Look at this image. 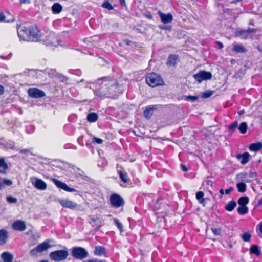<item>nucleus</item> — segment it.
I'll list each match as a JSON object with an SVG mask.
<instances>
[{
  "instance_id": "nucleus-1",
  "label": "nucleus",
  "mask_w": 262,
  "mask_h": 262,
  "mask_svg": "<svg viewBox=\"0 0 262 262\" xmlns=\"http://www.w3.org/2000/svg\"><path fill=\"white\" fill-rule=\"evenodd\" d=\"M93 85H95L94 89L91 86L90 89H93L94 95L99 98H110V93L108 92L107 84L104 81V80H101L99 83H98V79L95 83H93Z\"/></svg>"
},
{
  "instance_id": "nucleus-2",
  "label": "nucleus",
  "mask_w": 262,
  "mask_h": 262,
  "mask_svg": "<svg viewBox=\"0 0 262 262\" xmlns=\"http://www.w3.org/2000/svg\"><path fill=\"white\" fill-rule=\"evenodd\" d=\"M101 80H104V81L107 84L108 92L110 96V98H115L116 96V94L120 92L121 90L119 84L114 79L109 77H103L98 79V83H100Z\"/></svg>"
},
{
  "instance_id": "nucleus-3",
  "label": "nucleus",
  "mask_w": 262,
  "mask_h": 262,
  "mask_svg": "<svg viewBox=\"0 0 262 262\" xmlns=\"http://www.w3.org/2000/svg\"><path fill=\"white\" fill-rule=\"evenodd\" d=\"M69 255V252L66 247L64 249L56 250L50 252V258L54 261L59 262L66 260Z\"/></svg>"
},
{
  "instance_id": "nucleus-4",
  "label": "nucleus",
  "mask_w": 262,
  "mask_h": 262,
  "mask_svg": "<svg viewBox=\"0 0 262 262\" xmlns=\"http://www.w3.org/2000/svg\"><path fill=\"white\" fill-rule=\"evenodd\" d=\"M146 81L147 84L151 87L161 85L164 83L161 76L155 73L148 74L146 76Z\"/></svg>"
},
{
  "instance_id": "nucleus-5",
  "label": "nucleus",
  "mask_w": 262,
  "mask_h": 262,
  "mask_svg": "<svg viewBox=\"0 0 262 262\" xmlns=\"http://www.w3.org/2000/svg\"><path fill=\"white\" fill-rule=\"evenodd\" d=\"M71 255L75 259L81 260L86 258L89 253L84 248L75 247L72 249Z\"/></svg>"
},
{
  "instance_id": "nucleus-6",
  "label": "nucleus",
  "mask_w": 262,
  "mask_h": 262,
  "mask_svg": "<svg viewBox=\"0 0 262 262\" xmlns=\"http://www.w3.org/2000/svg\"><path fill=\"white\" fill-rule=\"evenodd\" d=\"M59 204L64 208L70 209L71 210H76L81 211L80 206L76 202L68 199H60L58 200Z\"/></svg>"
},
{
  "instance_id": "nucleus-7",
  "label": "nucleus",
  "mask_w": 262,
  "mask_h": 262,
  "mask_svg": "<svg viewBox=\"0 0 262 262\" xmlns=\"http://www.w3.org/2000/svg\"><path fill=\"white\" fill-rule=\"evenodd\" d=\"M193 77L199 83L204 80H210L212 78V75L211 72L204 70H201L193 75Z\"/></svg>"
},
{
  "instance_id": "nucleus-8",
  "label": "nucleus",
  "mask_w": 262,
  "mask_h": 262,
  "mask_svg": "<svg viewBox=\"0 0 262 262\" xmlns=\"http://www.w3.org/2000/svg\"><path fill=\"white\" fill-rule=\"evenodd\" d=\"M51 247L49 244V241H46L43 243L39 244L35 248L32 249L30 251V255L31 256H36L38 253H41L45 250H47Z\"/></svg>"
},
{
  "instance_id": "nucleus-9",
  "label": "nucleus",
  "mask_w": 262,
  "mask_h": 262,
  "mask_svg": "<svg viewBox=\"0 0 262 262\" xmlns=\"http://www.w3.org/2000/svg\"><path fill=\"white\" fill-rule=\"evenodd\" d=\"M17 34L21 40L29 41V40L33 38L29 37V28H27L24 26L20 25L17 27Z\"/></svg>"
},
{
  "instance_id": "nucleus-10",
  "label": "nucleus",
  "mask_w": 262,
  "mask_h": 262,
  "mask_svg": "<svg viewBox=\"0 0 262 262\" xmlns=\"http://www.w3.org/2000/svg\"><path fill=\"white\" fill-rule=\"evenodd\" d=\"M256 177L257 174L255 172L249 171L239 173L237 176V178L239 181L244 183H249L255 179Z\"/></svg>"
},
{
  "instance_id": "nucleus-11",
  "label": "nucleus",
  "mask_w": 262,
  "mask_h": 262,
  "mask_svg": "<svg viewBox=\"0 0 262 262\" xmlns=\"http://www.w3.org/2000/svg\"><path fill=\"white\" fill-rule=\"evenodd\" d=\"M110 201L111 205L116 208H119L124 204L123 198L117 194H112L110 196Z\"/></svg>"
},
{
  "instance_id": "nucleus-12",
  "label": "nucleus",
  "mask_w": 262,
  "mask_h": 262,
  "mask_svg": "<svg viewBox=\"0 0 262 262\" xmlns=\"http://www.w3.org/2000/svg\"><path fill=\"white\" fill-rule=\"evenodd\" d=\"M29 37L33 38V39L29 40V41H37L40 39L41 34L36 27L31 26L29 27Z\"/></svg>"
},
{
  "instance_id": "nucleus-13",
  "label": "nucleus",
  "mask_w": 262,
  "mask_h": 262,
  "mask_svg": "<svg viewBox=\"0 0 262 262\" xmlns=\"http://www.w3.org/2000/svg\"><path fill=\"white\" fill-rule=\"evenodd\" d=\"M31 182L33 186L38 190H44L47 189L46 183L41 179L33 177L31 178Z\"/></svg>"
},
{
  "instance_id": "nucleus-14",
  "label": "nucleus",
  "mask_w": 262,
  "mask_h": 262,
  "mask_svg": "<svg viewBox=\"0 0 262 262\" xmlns=\"http://www.w3.org/2000/svg\"><path fill=\"white\" fill-rule=\"evenodd\" d=\"M28 93L29 96L35 98H42L45 96L43 91L35 88H29L28 90Z\"/></svg>"
},
{
  "instance_id": "nucleus-15",
  "label": "nucleus",
  "mask_w": 262,
  "mask_h": 262,
  "mask_svg": "<svg viewBox=\"0 0 262 262\" xmlns=\"http://www.w3.org/2000/svg\"><path fill=\"white\" fill-rule=\"evenodd\" d=\"M256 32L254 29L249 28L247 30H241L237 32V34L242 38H251L253 36V33Z\"/></svg>"
},
{
  "instance_id": "nucleus-16",
  "label": "nucleus",
  "mask_w": 262,
  "mask_h": 262,
  "mask_svg": "<svg viewBox=\"0 0 262 262\" xmlns=\"http://www.w3.org/2000/svg\"><path fill=\"white\" fill-rule=\"evenodd\" d=\"M12 228L16 231H23L26 229V223L21 220L16 221L12 223Z\"/></svg>"
},
{
  "instance_id": "nucleus-17",
  "label": "nucleus",
  "mask_w": 262,
  "mask_h": 262,
  "mask_svg": "<svg viewBox=\"0 0 262 262\" xmlns=\"http://www.w3.org/2000/svg\"><path fill=\"white\" fill-rule=\"evenodd\" d=\"M250 154L247 152H244L243 154H238L236 155V159L240 161L242 164L245 165L249 162Z\"/></svg>"
},
{
  "instance_id": "nucleus-18",
  "label": "nucleus",
  "mask_w": 262,
  "mask_h": 262,
  "mask_svg": "<svg viewBox=\"0 0 262 262\" xmlns=\"http://www.w3.org/2000/svg\"><path fill=\"white\" fill-rule=\"evenodd\" d=\"M158 14L161 18V21L164 24L171 23L173 20V16L171 13L165 14L160 11H159Z\"/></svg>"
},
{
  "instance_id": "nucleus-19",
  "label": "nucleus",
  "mask_w": 262,
  "mask_h": 262,
  "mask_svg": "<svg viewBox=\"0 0 262 262\" xmlns=\"http://www.w3.org/2000/svg\"><path fill=\"white\" fill-rule=\"evenodd\" d=\"M8 232L5 229L0 230V246L4 245L8 239Z\"/></svg>"
},
{
  "instance_id": "nucleus-20",
  "label": "nucleus",
  "mask_w": 262,
  "mask_h": 262,
  "mask_svg": "<svg viewBox=\"0 0 262 262\" xmlns=\"http://www.w3.org/2000/svg\"><path fill=\"white\" fill-rule=\"evenodd\" d=\"M52 181L57 187L66 191H67L68 186L65 183L54 178L52 179Z\"/></svg>"
},
{
  "instance_id": "nucleus-21",
  "label": "nucleus",
  "mask_w": 262,
  "mask_h": 262,
  "mask_svg": "<svg viewBox=\"0 0 262 262\" xmlns=\"http://www.w3.org/2000/svg\"><path fill=\"white\" fill-rule=\"evenodd\" d=\"M94 255L101 256L106 254V249L103 246H97L95 248L94 251Z\"/></svg>"
},
{
  "instance_id": "nucleus-22",
  "label": "nucleus",
  "mask_w": 262,
  "mask_h": 262,
  "mask_svg": "<svg viewBox=\"0 0 262 262\" xmlns=\"http://www.w3.org/2000/svg\"><path fill=\"white\" fill-rule=\"evenodd\" d=\"M47 41H49L48 44L51 46L56 47L59 45L58 39L55 37L54 34H50L48 36Z\"/></svg>"
},
{
  "instance_id": "nucleus-23",
  "label": "nucleus",
  "mask_w": 262,
  "mask_h": 262,
  "mask_svg": "<svg viewBox=\"0 0 262 262\" xmlns=\"http://www.w3.org/2000/svg\"><path fill=\"white\" fill-rule=\"evenodd\" d=\"M178 59V57L176 55H170L169 56L167 61L168 66H174Z\"/></svg>"
},
{
  "instance_id": "nucleus-24",
  "label": "nucleus",
  "mask_w": 262,
  "mask_h": 262,
  "mask_svg": "<svg viewBox=\"0 0 262 262\" xmlns=\"http://www.w3.org/2000/svg\"><path fill=\"white\" fill-rule=\"evenodd\" d=\"M249 149L250 151H258L262 149V143L259 142L252 143L249 145Z\"/></svg>"
},
{
  "instance_id": "nucleus-25",
  "label": "nucleus",
  "mask_w": 262,
  "mask_h": 262,
  "mask_svg": "<svg viewBox=\"0 0 262 262\" xmlns=\"http://www.w3.org/2000/svg\"><path fill=\"white\" fill-rule=\"evenodd\" d=\"M1 258L4 262H12L13 259V255L8 252H4L1 255Z\"/></svg>"
},
{
  "instance_id": "nucleus-26",
  "label": "nucleus",
  "mask_w": 262,
  "mask_h": 262,
  "mask_svg": "<svg viewBox=\"0 0 262 262\" xmlns=\"http://www.w3.org/2000/svg\"><path fill=\"white\" fill-rule=\"evenodd\" d=\"M233 51L237 53H245L247 50L242 44H233Z\"/></svg>"
},
{
  "instance_id": "nucleus-27",
  "label": "nucleus",
  "mask_w": 262,
  "mask_h": 262,
  "mask_svg": "<svg viewBox=\"0 0 262 262\" xmlns=\"http://www.w3.org/2000/svg\"><path fill=\"white\" fill-rule=\"evenodd\" d=\"M8 164L5 162L4 158H1L0 159V173L6 174V170L8 169Z\"/></svg>"
},
{
  "instance_id": "nucleus-28",
  "label": "nucleus",
  "mask_w": 262,
  "mask_h": 262,
  "mask_svg": "<svg viewBox=\"0 0 262 262\" xmlns=\"http://www.w3.org/2000/svg\"><path fill=\"white\" fill-rule=\"evenodd\" d=\"M62 10V6L58 3H54L52 6V11L54 14H58Z\"/></svg>"
},
{
  "instance_id": "nucleus-29",
  "label": "nucleus",
  "mask_w": 262,
  "mask_h": 262,
  "mask_svg": "<svg viewBox=\"0 0 262 262\" xmlns=\"http://www.w3.org/2000/svg\"><path fill=\"white\" fill-rule=\"evenodd\" d=\"M237 202L239 206H246L249 202V198L247 196H241Z\"/></svg>"
},
{
  "instance_id": "nucleus-30",
  "label": "nucleus",
  "mask_w": 262,
  "mask_h": 262,
  "mask_svg": "<svg viewBox=\"0 0 262 262\" xmlns=\"http://www.w3.org/2000/svg\"><path fill=\"white\" fill-rule=\"evenodd\" d=\"M155 109L154 106H149L144 111V115L146 118L149 119L152 115V112Z\"/></svg>"
},
{
  "instance_id": "nucleus-31",
  "label": "nucleus",
  "mask_w": 262,
  "mask_h": 262,
  "mask_svg": "<svg viewBox=\"0 0 262 262\" xmlns=\"http://www.w3.org/2000/svg\"><path fill=\"white\" fill-rule=\"evenodd\" d=\"M98 115L95 113H90L87 115V120L90 122H95L98 119Z\"/></svg>"
},
{
  "instance_id": "nucleus-32",
  "label": "nucleus",
  "mask_w": 262,
  "mask_h": 262,
  "mask_svg": "<svg viewBox=\"0 0 262 262\" xmlns=\"http://www.w3.org/2000/svg\"><path fill=\"white\" fill-rule=\"evenodd\" d=\"M236 188L239 192L244 193L246 191L247 186L244 182L241 181L237 183Z\"/></svg>"
},
{
  "instance_id": "nucleus-33",
  "label": "nucleus",
  "mask_w": 262,
  "mask_h": 262,
  "mask_svg": "<svg viewBox=\"0 0 262 262\" xmlns=\"http://www.w3.org/2000/svg\"><path fill=\"white\" fill-rule=\"evenodd\" d=\"M236 206V203L234 201H231L228 203L225 207L226 210L228 211H232L234 210L235 207Z\"/></svg>"
},
{
  "instance_id": "nucleus-34",
  "label": "nucleus",
  "mask_w": 262,
  "mask_h": 262,
  "mask_svg": "<svg viewBox=\"0 0 262 262\" xmlns=\"http://www.w3.org/2000/svg\"><path fill=\"white\" fill-rule=\"evenodd\" d=\"M237 210L239 214L244 215L248 213V207L247 206H239Z\"/></svg>"
},
{
  "instance_id": "nucleus-35",
  "label": "nucleus",
  "mask_w": 262,
  "mask_h": 262,
  "mask_svg": "<svg viewBox=\"0 0 262 262\" xmlns=\"http://www.w3.org/2000/svg\"><path fill=\"white\" fill-rule=\"evenodd\" d=\"M247 128V124L245 122H242L238 127V129L240 133L242 134H244L246 133Z\"/></svg>"
},
{
  "instance_id": "nucleus-36",
  "label": "nucleus",
  "mask_w": 262,
  "mask_h": 262,
  "mask_svg": "<svg viewBox=\"0 0 262 262\" xmlns=\"http://www.w3.org/2000/svg\"><path fill=\"white\" fill-rule=\"evenodd\" d=\"M250 252L252 254H254L256 256L259 255L260 253L258 247L257 245H253L251 246L250 248Z\"/></svg>"
},
{
  "instance_id": "nucleus-37",
  "label": "nucleus",
  "mask_w": 262,
  "mask_h": 262,
  "mask_svg": "<svg viewBox=\"0 0 262 262\" xmlns=\"http://www.w3.org/2000/svg\"><path fill=\"white\" fill-rule=\"evenodd\" d=\"M204 194L202 191H199L196 193V198L200 204H203L205 202Z\"/></svg>"
},
{
  "instance_id": "nucleus-38",
  "label": "nucleus",
  "mask_w": 262,
  "mask_h": 262,
  "mask_svg": "<svg viewBox=\"0 0 262 262\" xmlns=\"http://www.w3.org/2000/svg\"><path fill=\"white\" fill-rule=\"evenodd\" d=\"M5 149H13L15 146V144L12 141H5Z\"/></svg>"
},
{
  "instance_id": "nucleus-39",
  "label": "nucleus",
  "mask_w": 262,
  "mask_h": 262,
  "mask_svg": "<svg viewBox=\"0 0 262 262\" xmlns=\"http://www.w3.org/2000/svg\"><path fill=\"white\" fill-rule=\"evenodd\" d=\"M119 177L121 179V180L124 183H126L128 181V177L126 173H124L123 172L121 171H119Z\"/></svg>"
},
{
  "instance_id": "nucleus-40",
  "label": "nucleus",
  "mask_w": 262,
  "mask_h": 262,
  "mask_svg": "<svg viewBox=\"0 0 262 262\" xmlns=\"http://www.w3.org/2000/svg\"><path fill=\"white\" fill-rule=\"evenodd\" d=\"M251 234L249 232H245L242 236V238L244 242H249L251 239Z\"/></svg>"
},
{
  "instance_id": "nucleus-41",
  "label": "nucleus",
  "mask_w": 262,
  "mask_h": 262,
  "mask_svg": "<svg viewBox=\"0 0 262 262\" xmlns=\"http://www.w3.org/2000/svg\"><path fill=\"white\" fill-rule=\"evenodd\" d=\"M102 7L106 8L109 10H111L113 9V7L112 5L108 2V1H105L102 5Z\"/></svg>"
},
{
  "instance_id": "nucleus-42",
  "label": "nucleus",
  "mask_w": 262,
  "mask_h": 262,
  "mask_svg": "<svg viewBox=\"0 0 262 262\" xmlns=\"http://www.w3.org/2000/svg\"><path fill=\"white\" fill-rule=\"evenodd\" d=\"M35 130V127L32 124L26 126V131L28 134L32 133Z\"/></svg>"
},
{
  "instance_id": "nucleus-43",
  "label": "nucleus",
  "mask_w": 262,
  "mask_h": 262,
  "mask_svg": "<svg viewBox=\"0 0 262 262\" xmlns=\"http://www.w3.org/2000/svg\"><path fill=\"white\" fill-rule=\"evenodd\" d=\"M237 127H238V122H237V121H235V122L231 123L229 125L228 129L229 130L234 131Z\"/></svg>"
},
{
  "instance_id": "nucleus-44",
  "label": "nucleus",
  "mask_w": 262,
  "mask_h": 262,
  "mask_svg": "<svg viewBox=\"0 0 262 262\" xmlns=\"http://www.w3.org/2000/svg\"><path fill=\"white\" fill-rule=\"evenodd\" d=\"M7 201L10 203H16L17 202V199L16 198H14L12 196H8L6 197Z\"/></svg>"
},
{
  "instance_id": "nucleus-45",
  "label": "nucleus",
  "mask_w": 262,
  "mask_h": 262,
  "mask_svg": "<svg viewBox=\"0 0 262 262\" xmlns=\"http://www.w3.org/2000/svg\"><path fill=\"white\" fill-rule=\"evenodd\" d=\"M114 221L120 232H122L123 231V225L116 218L114 219Z\"/></svg>"
},
{
  "instance_id": "nucleus-46",
  "label": "nucleus",
  "mask_w": 262,
  "mask_h": 262,
  "mask_svg": "<svg viewBox=\"0 0 262 262\" xmlns=\"http://www.w3.org/2000/svg\"><path fill=\"white\" fill-rule=\"evenodd\" d=\"M32 150L33 149L32 148L29 149H23L19 150V152L24 154H30L31 155H33Z\"/></svg>"
},
{
  "instance_id": "nucleus-47",
  "label": "nucleus",
  "mask_w": 262,
  "mask_h": 262,
  "mask_svg": "<svg viewBox=\"0 0 262 262\" xmlns=\"http://www.w3.org/2000/svg\"><path fill=\"white\" fill-rule=\"evenodd\" d=\"M213 94L212 91H207L202 93V97L204 98H207L211 96Z\"/></svg>"
},
{
  "instance_id": "nucleus-48",
  "label": "nucleus",
  "mask_w": 262,
  "mask_h": 262,
  "mask_svg": "<svg viewBox=\"0 0 262 262\" xmlns=\"http://www.w3.org/2000/svg\"><path fill=\"white\" fill-rule=\"evenodd\" d=\"M92 142L93 143H97L98 144H101L103 143V140L100 138H97L96 137H94L92 138Z\"/></svg>"
},
{
  "instance_id": "nucleus-49",
  "label": "nucleus",
  "mask_w": 262,
  "mask_h": 262,
  "mask_svg": "<svg viewBox=\"0 0 262 262\" xmlns=\"http://www.w3.org/2000/svg\"><path fill=\"white\" fill-rule=\"evenodd\" d=\"M2 183L4 188L6 186H9L12 185V182L11 180L6 179H2Z\"/></svg>"
},
{
  "instance_id": "nucleus-50",
  "label": "nucleus",
  "mask_w": 262,
  "mask_h": 262,
  "mask_svg": "<svg viewBox=\"0 0 262 262\" xmlns=\"http://www.w3.org/2000/svg\"><path fill=\"white\" fill-rule=\"evenodd\" d=\"M64 149H76L77 148H76V146L72 144H70V143H67V144H66L64 145Z\"/></svg>"
},
{
  "instance_id": "nucleus-51",
  "label": "nucleus",
  "mask_w": 262,
  "mask_h": 262,
  "mask_svg": "<svg viewBox=\"0 0 262 262\" xmlns=\"http://www.w3.org/2000/svg\"><path fill=\"white\" fill-rule=\"evenodd\" d=\"M198 97L195 96H188L186 98V100L187 101H194L197 100Z\"/></svg>"
},
{
  "instance_id": "nucleus-52",
  "label": "nucleus",
  "mask_w": 262,
  "mask_h": 262,
  "mask_svg": "<svg viewBox=\"0 0 262 262\" xmlns=\"http://www.w3.org/2000/svg\"><path fill=\"white\" fill-rule=\"evenodd\" d=\"M77 142L79 145L81 146H84V142H83V136H80L77 139Z\"/></svg>"
},
{
  "instance_id": "nucleus-53",
  "label": "nucleus",
  "mask_w": 262,
  "mask_h": 262,
  "mask_svg": "<svg viewBox=\"0 0 262 262\" xmlns=\"http://www.w3.org/2000/svg\"><path fill=\"white\" fill-rule=\"evenodd\" d=\"M5 140L3 138H0V148L5 149Z\"/></svg>"
},
{
  "instance_id": "nucleus-54",
  "label": "nucleus",
  "mask_w": 262,
  "mask_h": 262,
  "mask_svg": "<svg viewBox=\"0 0 262 262\" xmlns=\"http://www.w3.org/2000/svg\"><path fill=\"white\" fill-rule=\"evenodd\" d=\"M212 231L215 235H219L221 232V229L220 228H212Z\"/></svg>"
},
{
  "instance_id": "nucleus-55",
  "label": "nucleus",
  "mask_w": 262,
  "mask_h": 262,
  "mask_svg": "<svg viewBox=\"0 0 262 262\" xmlns=\"http://www.w3.org/2000/svg\"><path fill=\"white\" fill-rule=\"evenodd\" d=\"M5 17L4 15V14L2 12H0V22L1 21H5Z\"/></svg>"
},
{
  "instance_id": "nucleus-56",
  "label": "nucleus",
  "mask_w": 262,
  "mask_h": 262,
  "mask_svg": "<svg viewBox=\"0 0 262 262\" xmlns=\"http://www.w3.org/2000/svg\"><path fill=\"white\" fill-rule=\"evenodd\" d=\"M66 191L73 192H76L77 190H76L75 189L73 188H70L68 186Z\"/></svg>"
},
{
  "instance_id": "nucleus-57",
  "label": "nucleus",
  "mask_w": 262,
  "mask_h": 262,
  "mask_svg": "<svg viewBox=\"0 0 262 262\" xmlns=\"http://www.w3.org/2000/svg\"><path fill=\"white\" fill-rule=\"evenodd\" d=\"M233 190V188L232 187L229 188V189H226L225 190V193L226 194H228L230 193L231 191H232Z\"/></svg>"
},
{
  "instance_id": "nucleus-58",
  "label": "nucleus",
  "mask_w": 262,
  "mask_h": 262,
  "mask_svg": "<svg viewBox=\"0 0 262 262\" xmlns=\"http://www.w3.org/2000/svg\"><path fill=\"white\" fill-rule=\"evenodd\" d=\"M119 2H120V5L122 7H126V4L125 0H119Z\"/></svg>"
},
{
  "instance_id": "nucleus-59",
  "label": "nucleus",
  "mask_w": 262,
  "mask_h": 262,
  "mask_svg": "<svg viewBox=\"0 0 262 262\" xmlns=\"http://www.w3.org/2000/svg\"><path fill=\"white\" fill-rule=\"evenodd\" d=\"M30 3V0H20V4H29Z\"/></svg>"
},
{
  "instance_id": "nucleus-60",
  "label": "nucleus",
  "mask_w": 262,
  "mask_h": 262,
  "mask_svg": "<svg viewBox=\"0 0 262 262\" xmlns=\"http://www.w3.org/2000/svg\"><path fill=\"white\" fill-rule=\"evenodd\" d=\"M181 167H182V169L183 171H185V172L188 171V169L185 165L182 164Z\"/></svg>"
},
{
  "instance_id": "nucleus-61",
  "label": "nucleus",
  "mask_w": 262,
  "mask_h": 262,
  "mask_svg": "<svg viewBox=\"0 0 262 262\" xmlns=\"http://www.w3.org/2000/svg\"><path fill=\"white\" fill-rule=\"evenodd\" d=\"M258 228H259L260 232L262 234V221L259 223V224L258 225Z\"/></svg>"
},
{
  "instance_id": "nucleus-62",
  "label": "nucleus",
  "mask_w": 262,
  "mask_h": 262,
  "mask_svg": "<svg viewBox=\"0 0 262 262\" xmlns=\"http://www.w3.org/2000/svg\"><path fill=\"white\" fill-rule=\"evenodd\" d=\"M4 91V87L0 85V95L3 94Z\"/></svg>"
},
{
  "instance_id": "nucleus-63",
  "label": "nucleus",
  "mask_w": 262,
  "mask_h": 262,
  "mask_svg": "<svg viewBox=\"0 0 262 262\" xmlns=\"http://www.w3.org/2000/svg\"><path fill=\"white\" fill-rule=\"evenodd\" d=\"M3 189H4V188L2 183V179L0 178V190H2Z\"/></svg>"
},
{
  "instance_id": "nucleus-64",
  "label": "nucleus",
  "mask_w": 262,
  "mask_h": 262,
  "mask_svg": "<svg viewBox=\"0 0 262 262\" xmlns=\"http://www.w3.org/2000/svg\"><path fill=\"white\" fill-rule=\"evenodd\" d=\"M257 205L258 206L262 205V198L260 199H259V200L258 201V202L257 203Z\"/></svg>"
}]
</instances>
